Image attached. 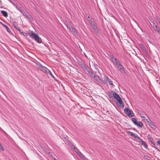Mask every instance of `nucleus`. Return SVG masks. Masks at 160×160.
Wrapping results in <instances>:
<instances>
[{
  "label": "nucleus",
  "mask_w": 160,
  "mask_h": 160,
  "mask_svg": "<svg viewBox=\"0 0 160 160\" xmlns=\"http://www.w3.org/2000/svg\"><path fill=\"white\" fill-rule=\"evenodd\" d=\"M124 112L128 117H132L134 116L133 112H131L128 108H126L124 109Z\"/></svg>",
  "instance_id": "nucleus-2"
},
{
  "label": "nucleus",
  "mask_w": 160,
  "mask_h": 160,
  "mask_svg": "<svg viewBox=\"0 0 160 160\" xmlns=\"http://www.w3.org/2000/svg\"><path fill=\"white\" fill-rule=\"evenodd\" d=\"M87 72H88V74L90 73L91 71H92V70L91 69L89 68L88 67H86V68H85Z\"/></svg>",
  "instance_id": "nucleus-21"
},
{
  "label": "nucleus",
  "mask_w": 160,
  "mask_h": 160,
  "mask_svg": "<svg viewBox=\"0 0 160 160\" xmlns=\"http://www.w3.org/2000/svg\"><path fill=\"white\" fill-rule=\"evenodd\" d=\"M13 24L14 26V28L16 29H18V24H17V23L16 22H13Z\"/></svg>",
  "instance_id": "nucleus-20"
},
{
  "label": "nucleus",
  "mask_w": 160,
  "mask_h": 160,
  "mask_svg": "<svg viewBox=\"0 0 160 160\" xmlns=\"http://www.w3.org/2000/svg\"><path fill=\"white\" fill-rule=\"evenodd\" d=\"M3 26H4L5 27H7V26L6 25H4V24H3Z\"/></svg>",
  "instance_id": "nucleus-48"
},
{
  "label": "nucleus",
  "mask_w": 160,
  "mask_h": 160,
  "mask_svg": "<svg viewBox=\"0 0 160 160\" xmlns=\"http://www.w3.org/2000/svg\"><path fill=\"white\" fill-rule=\"evenodd\" d=\"M141 144L142 146H143L145 148H146L147 145L146 144V143L145 142L143 141L141 142Z\"/></svg>",
  "instance_id": "nucleus-25"
},
{
  "label": "nucleus",
  "mask_w": 160,
  "mask_h": 160,
  "mask_svg": "<svg viewBox=\"0 0 160 160\" xmlns=\"http://www.w3.org/2000/svg\"><path fill=\"white\" fill-rule=\"evenodd\" d=\"M116 65L121 72L122 73L124 72V69L123 67L121 64H120L119 62H116Z\"/></svg>",
  "instance_id": "nucleus-4"
},
{
  "label": "nucleus",
  "mask_w": 160,
  "mask_h": 160,
  "mask_svg": "<svg viewBox=\"0 0 160 160\" xmlns=\"http://www.w3.org/2000/svg\"><path fill=\"white\" fill-rule=\"evenodd\" d=\"M66 142L68 143V144L69 145L70 143H71V142H70V141L68 139H67L66 140Z\"/></svg>",
  "instance_id": "nucleus-43"
},
{
  "label": "nucleus",
  "mask_w": 160,
  "mask_h": 160,
  "mask_svg": "<svg viewBox=\"0 0 160 160\" xmlns=\"http://www.w3.org/2000/svg\"><path fill=\"white\" fill-rule=\"evenodd\" d=\"M107 76L106 75H104V80H102V81H103V83H102L101 84H105V83L107 82V81H108V79H109Z\"/></svg>",
  "instance_id": "nucleus-13"
},
{
  "label": "nucleus",
  "mask_w": 160,
  "mask_h": 160,
  "mask_svg": "<svg viewBox=\"0 0 160 160\" xmlns=\"http://www.w3.org/2000/svg\"><path fill=\"white\" fill-rule=\"evenodd\" d=\"M69 146L71 147L73 149L75 148V146H74V145L72 143H70L69 144Z\"/></svg>",
  "instance_id": "nucleus-30"
},
{
  "label": "nucleus",
  "mask_w": 160,
  "mask_h": 160,
  "mask_svg": "<svg viewBox=\"0 0 160 160\" xmlns=\"http://www.w3.org/2000/svg\"><path fill=\"white\" fill-rule=\"evenodd\" d=\"M35 41L39 43H41L42 42V40L39 36H38V37L36 39Z\"/></svg>",
  "instance_id": "nucleus-16"
},
{
  "label": "nucleus",
  "mask_w": 160,
  "mask_h": 160,
  "mask_svg": "<svg viewBox=\"0 0 160 160\" xmlns=\"http://www.w3.org/2000/svg\"><path fill=\"white\" fill-rule=\"evenodd\" d=\"M128 133L132 137H133L135 138H136L138 136L137 134H136L134 133L131 132V131H128Z\"/></svg>",
  "instance_id": "nucleus-11"
},
{
  "label": "nucleus",
  "mask_w": 160,
  "mask_h": 160,
  "mask_svg": "<svg viewBox=\"0 0 160 160\" xmlns=\"http://www.w3.org/2000/svg\"><path fill=\"white\" fill-rule=\"evenodd\" d=\"M147 117V118L145 119L147 121V122H148V124L151 121L150 119L147 116H146Z\"/></svg>",
  "instance_id": "nucleus-28"
},
{
  "label": "nucleus",
  "mask_w": 160,
  "mask_h": 160,
  "mask_svg": "<svg viewBox=\"0 0 160 160\" xmlns=\"http://www.w3.org/2000/svg\"><path fill=\"white\" fill-rule=\"evenodd\" d=\"M141 117L142 118H143V119H145V118H146V117L144 116H141Z\"/></svg>",
  "instance_id": "nucleus-47"
},
{
  "label": "nucleus",
  "mask_w": 160,
  "mask_h": 160,
  "mask_svg": "<svg viewBox=\"0 0 160 160\" xmlns=\"http://www.w3.org/2000/svg\"><path fill=\"white\" fill-rule=\"evenodd\" d=\"M88 18H90V16H88Z\"/></svg>",
  "instance_id": "nucleus-51"
},
{
  "label": "nucleus",
  "mask_w": 160,
  "mask_h": 160,
  "mask_svg": "<svg viewBox=\"0 0 160 160\" xmlns=\"http://www.w3.org/2000/svg\"><path fill=\"white\" fill-rule=\"evenodd\" d=\"M68 28L70 30L71 29V28H72L73 26L71 25V24H69L67 26Z\"/></svg>",
  "instance_id": "nucleus-36"
},
{
  "label": "nucleus",
  "mask_w": 160,
  "mask_h": 160,
  "mask_svg": "<svg viewBox=\"0 0 160 160\" xmlns=\"http://www.w3.org/2000/svg\"><path fill=\"white\" fill-rule=\"evenodd\" d=\"M141 49L143 52H145L146 51V48L144 47L141 48Z\"/></svg>",
  "instance_id": "nucleus-37"
},
{
  "label": "nucleus",
  "mask_w": 160,
  "mask_h": 160,
  "mask_svg": "<svg viewBox=\"0 0 160 160\" xmlns=\"http://www.w3.org/2000/svg\"><path fill=\"white\" fill-rule=\"evenodd\" d=\"M73 149L74 150V151L77 153V154H78V153H79V152H80L79 151L78 149L76 147H75V148Z\"/></svg>",
  "instance_id": "nucleus-24"
},
{
  "label": "nucleus",
  "mask_w": 160,
  "mask_h": 160,
  "mask_svg": "<svg viewBox=\"0 0 160 160\" xmlns=\"http://www.w3.org/2000/svg\"><path fill=\"white\" fill-rule=\"evenodd\" d=\"M91 77H92V78H93V77L94 76V75L95 74L92 71H91L90 73L88 74Z\"/></svg>",
  "instance_id": "nucleus-22"
},
{
  "label": "nucleus",
  "mask_w": 160,
  "mask_h": 160,
  "mask_svg": "<svg viewBox=\"0 0 160 160\" xmlns=\"http://www.w3.org/2000/svg\"><path fill=\"white\" fill-rule=\"evenodd\" d=\"M79 65L82 68L84 69L86 68V65L83 63L81 62L79 63Z\"/></svg>",
  "instance_id": "nucleus-18"
},
{
  "label": "nucleus",
  "mask_w": 160,
  "mask_h": 160,
  "mask_svg": "<svg viewBox=\"0 0 160 160\" xmlns=\"http://www.w3.org/2000/svg\"><path fill=\"white\" fill-rule=\"evenodd\" d=\"M70 30L72 32L74 36H76L77 35V33L76 31L75 28L74 27H73L72 28H71Z\"/></svg>",
  "instance_id": "nucleus-8"
},
{
  "label": "nucleus",
  "mask_w": 160,
  "mask_h": 160,
  "mask_svg": "<svg viewBox=\"0 0 160 160\" xmlns=\"http://www.w3.org/2000/svg\"><path fill=\"white\" fill-rule=\"evenodd\" d=\"M159 23H160V21H159Z\"/></svg>",
  "instance_id": "nucleus-54"
},
{
  "label": "nucleus",
  "mask_w": 160,
  "mask_h": 160,
  "mask_svg": "<svg viewBox=\"0 0 160 160\" xmlns=\"http://www.w3.org/2000/svg\"><path fill=\"white\" fill-rule=\"evenodd\" d=\"M92 78L100 84L104 83L102 81V80L101 79L98 75H96V74L94 75Z\"/></svg>",
  "instance_id": "nucleus-3"
},
{
  "label": "nucleus",
  "mask_w": 160,
  "mask_h": 160,
  "mask_svg": "<svg viewBox=\"0 0 160 160\" xmlns=\"http://www.w3.org/2000/svg\"><path fill=\"white\" fill-rule=\"evenodd\" d=\"M3 26H4L5 27H7V26L6 25H4V24H3Z\"/></svg>",
  "instance_id": "nucleus-49"
},
{
  "label": "nucleus",
  "mask_w": 160,
  "mask_h": 160,
  "mask_svg": "<svg viewBox=\"0 0 160 160\" xmlns=\"http://www.w3.org/2000/svg\"><path fill=\"white\" fill-rule=\"evenodd\" d=\"M114 61H115V64H116V62H118V60H117V59H116V58H114Z\"/></svg>",
  "instance_id": "nucleus-46"
},
{
  "label": "nucleus",
  "mask_w": 160,
  "mask_h": 160,
  "mask_svg": "<svg viewBox=\"0 0 160 160\" xmlns=\"http://www.w3.org/2000/svg\"><path fill=\"white\" fill-rule=\"evenodd\" d=\"M92 29L97 32H98V28L96 26V24L94 22H93V24L91 25Z\"/></svg>",
  "instance_id": "nucleus-7"
},
{
  "label": "nucleus",
  "mask_w": 160,
  "mask_h": 160,
  "mask_svg": "<svg viewBox=\"0 0 160 160\" xmlns=\"http://www.w3.org/2000/svg\"><path fill=\"white\" fill-rule=\"evenodd\" d=\"M136 138H137L138 140H139V142H142L143 141L138 136Z\"/></svg>",
  "instance_id": "nucleus-31"
},
{
  "label": "nucleus",
  "mask_w": 160,
  "mask_h": 160,
  "mask_svg": "<svg viewBox=\"0 0 160 160\" xmlns=\"http://www.w3.org/2000/svg\"><path fill=\"white\" fill-rule=\"evenodd\" d=\"M131 120L132 121V122H133V123L135 125L137 122L136 119L135 118H132L131 119Z\"/></svg>",
  "instance_id": "nucleus-23"
},
{
  "label": "nucleus",
  "mask_w": 160,
  "mask_h": 160,
  "mask_svg": "<svg viewBox=\"0 0 160 160\" xmlns=\"http://www.w3.org/2000/svg\"><path fill=\"white\" fill-rule=\"evenodd\" d=\"M135 125L138 126L139 127L141 128V127H142V126L143 125V124L141 122L139 121V122H137Z\"/></svg>",
  "instance_id": "nucleus-14"
},
{
  "label": "nucleus",
  "mask_w": 160,
  "mask_h": 160,
  "mask_svg": "<svg viewBox=\"0 0 160 160\" xmlns=\"http://www.w3.org/2000/svg\"><path fill=\"white\" fill-rule=\"evenodd\" d=\"M16 8H17V9L18 10H19V11H20L21 12H22L21 10V9L20 8V7H18V6H17L16 7Z\"/></svg>",
  "instance_id": "nucleus-39"
},
{
  "label": "nucleus",
  "mask_w": 160,
  "mask_h": 160,
  "mask_svg": "<svg viewBox=\"0 0 160 160\" xmlns=\"http://www.w3.org/2000/svg\"><path fill=\"white\" fill-rule=\"evenodd\" d=\"M112 95L113 97L117 100L119 104V106L121 108H123L124 107V105L120 96L115 92H113V93H112Z\"/></svg>",
  "instance_id": "nucleus-1"
},
{
  "label": "nucleus",
  "mask_w": 160,
  "mask_h": 160,
  "mask_svg": "<svg viewBox=\"0 0 160 160\" xmlns=\"http://www.w3.org/2000/svg\"><path fill=\"white\" fill-rule=\"evenodd\" d=\"M47 73L51 75L52 77V78H54V76L52 75L51 72L49 70H48V72H47Z\"/></svg>",
  "instance_id": "nucleus-27"
},
{
  "label": "nucleus",
  "mask_w": 160,
  "mask_h": 160,
  "mask_svg": "<svg viewBox=\"0 0 160 160\" xmlns=\"http://www.w3.org/2000/svg\"><path fill=\"white\" fill-rule=\"evenodd\" d=\"M5 28H6V29H7V28H8L7 26V27H5Z\"/></svg>",
  "instance_id": "nucleus-50"
},
{
  "label": "nucleus",
  "mask_w": 160,
  "mask_h": 160,
  "mask_svg": "<svg viewBox=\"0 0 160 160\" xmlns=\"http://www.w3.org/2000/svg\"><path fill=\"white\" fill-rule=\"evenodd\" d=\"M149 125V126L152 128V129L154 130L156 129V127L154 124L153 122H152V121L150 122L149 123H148Z\"/></svg>",
  "instance_id": "nucleus-9"
},
{
  "label": "nucleus",
  "mask_w": 160,
  "mask_h": 160,
  "mask_svg": "<svg viewBox=\"0 0 160 160\" xmlns=\"http://www.w3.org/2000/svg\"><path fill=\"white\" fill-rule=\"evenodd\" d=\"M38 35L37 34L33 33H32L31 35H30V36L33 39L35 40L38 37Z\"/></svg>",
  "instance_id": "nucleus-6"
},
{
  "label": "nucleus",
  "mask_w": 160,
  "mask_h": 160,
  "mask_svg": "<svg viewBox=\"0 0 160 160\" xmlns=\"http://www.w3.org/2000/svg\"><path fill=\"white\" fill-rule=\"evenodd\" d=\"M48 155L49 157L52 159H53L54 160H56V159L51 154L50 152L48 153Z\"/></svg>",
  "instance_id": "nucleus-19"
},
{
  "label": "nucleus",
  "mask_w": 160,
  "mask_h": 160,
  "mask_svg": "<svg viewBox=\"0 0 160 160\" xmlns=\"http://www.w3.org/2000/svg\"><path fill=\"white\" fill-rule=\"evenodd\" d=\"M113 92H114L112 90H111L110 91L108 92L109 98H111L113 97L112 93H113Z\"/></svg>",
  "instance_id": "nucleus-15"
},
{
  "label": "nucleus",
  "mask_w": 160,
  "mask_h": 160,
  "mask_svg": "<svg viewBox=\"0 0 160 160\" xmlns=\"http://www.w3.org/2000/svg\"><path fill=\"white\" fill-rule=\"evenodd\" d=\"M17 30H18V31H19V32L21 34V35H22V32H21V30H20V28H18V29H17Z\"/></svg>",
  "instance_id": "nucleus-45"
},
{
  "label": "nucleus",
  "mask_w": 160,
  "mask_h": 160,
  "mask_svg": "<svg viewBox=\"0 0 160 160\" xmlns=\"http://www.w3.org/2000/svg\"><path fill=\"white\" fill-rule=\"evenodd\" d=\"M0 149L2 151H3L4 150V148L2 147V145L0 143Z\"/></svg>",
  "instance_id": "nucleus-38"
},
{
  "label": "nucleus",
  "mask_w": 160,
  "mask_h": 160,
  "mask_svg": "<svg viewBox=\"0 0 160 160\" xmlns=\"http://www.w3.org/2000/svg\"><path fill=\"white\" fill-rule=\"evenodd\" d=\"M155 28H154L155 29V30L160 34V29L158 27L157 25H155Z\"/></svg>",
  "instance_id": "nucleus-17"
},
{
  "label": "nucleus",
  "mask_w": 160,
  "mask_h": 160,
  "mask_svg": "<svg viewBox=\"0 0 160 160\" xmlns=\"http://www.w3.org/2000/svg\"><path fill=\"white\" fill-rule=\"evenodd\" d=\"M108 56L112 59V60H113L114 58L113 55L111 53H110L108 54Z\"/></svg>",
  "instance_id": "nucleus-29"
},
{
  "label": "nucleus",
  "mask_w": 160,
  "mask_h": 160,
  "mask_svg": "<svg viewBox=\"0 0 160 160\" xmlns=\"http://www.w3.org/2000/svg\"><path fill=\"white\" fill-rule=\"evenodd\" d=\"M39 67L41 68V70L43 72L45 73H47L49 69H48L46 67L43 66L42 64H40L39 65Z\"/></svg>",
  "instance_id": "nucleus-5"
},
{
  "label": "nucleus",
  "mask_w": 160,
  "mask_h": 160,
  "mask_svg": "<svg viewBox=\"0 0 160 160\" xmlns=\"http://www.w3.org/2000/svg\"><path fill=\"white\" fill-rule=\"evenodd\" d=\"M156 81H157V82H158V80H156Z\"/></svg>",
  "instance_id": "nucleus-53"
},
{
  "label": "nucleus",
  "mask_w": 160,
  "mask_h": 160,
  "mask_svg": "<svg viewBox=\"0 0 160 160\" xmlns=\"http://www.w3.org/2000/svg\"><path fill=\"white\" fill-rule=\"evenodd\" d=\"M6 30L8 32H11L10 29L8 28H7Z\"/></svg>",
  "instance_id": "nucleus-42"
},
{
  "label": "nucleus",
  "mask_w": 160,
  "mask_h": 160,
  "mask_svg": "<svg viewBox=\"0 0 160 160\" xmlns=\"http://www.w3.org/2000/svg\"><path fill=\"white\" fill-rule=\"evenodd\" d=\"M88 21L90 24L91 25H92V24H93V22H92V20L91 18L90 19H89V20H88Z\"/></svg>",
  "instance_id": "nucleus-33"
},
{
  "label": "nucleus",
  "mask_w": 160,
  "mask_h": 160,
  "mask_svg": "<svg viewBox=\"0 0 160 160\" xmlns=\"http://www.w3.org/2000/svg\"><path fill=\"white\" fill-rule=\"evenodd\" d=\"M22 35L24 36H27L28 35V33H23V32H22Z\"/></svg>",
  "instance_id": "nucleus-35"
},
{
  "label": "nucleus",
  "mask_w": 160,
  "mask_h": 160,
  "mask_svg": "<svg viewBox=\"0 0 160 160\" xmlns=\"http://www.w3.org/2000/svg\"><path fill=\"white\" fill-rule=\"evenodd\" d=\"M156 144L158 145H160V140H158L156 142Z\"/></svg>",
  "instance_id": "nucleus-41"
},
{
  "label": "nucleus",
  "mask_w": 160,
  "mask_h": 160,
  "mask_svg": "<svg viewBox=\"0 0 160 160\" xmlns=\"http://www.w3.org/2000/svg\"><path fill=\"white\" fill-rule=\"evenodd\" d=\"M139 46L141 48L144 47L142 43H140L139 44Z\"/></svg>",
  "instance_id": "nucleus-40"
},
{
  "label": "nucleus",
  "mask_w": 160,
  "mask_h": 160,
  "mask_svg": "<svg viewBox=\"0 0 160 160\" xmlns=\"http://www.w3.org/2000/svg\"><path fill=\"white\" fill-rule=\"evenodd\" d=\"M1 12L3 16L5 17H7L8 16V14L7 12L4 10H2L1 11Z\"/></svg>",
  "instance_id": "nucleus-12"
},
{
  "label": "nucleus",
  "mask_w": 160,
  "mask_h": 160,
  "mask_svg": "<svg viewBox=\"0 0 160 160\" xmlns=\"http://www.w3.org/2000/svg\"><path fill=\"white\" fill-rule=\"evenodd\" d=\"M152 22L153 23V27H155V25H156L155 23V22L153 21H152Z\"/></svg>",
  "instance_id": "nucleus-44"
},
{
  "label": "nucleus",
  "mask_w": 160,
  "mask_h": 160,
  "mask_svg": "<svg viewBox=\"0 0 160 160\" xmlns=\"http://www.w3.org/2000/svg\"><path fill=\"white\" fill-rule=\"evenodd\" d=\"M108 81L109 82V84H111V85H113V83H112V81L110 79H108Z\"/></svg>",
  "instance_id": "nucleus-34"
},
{
  "label": "nucleus",
  "mask_w": 160,
  "mask_h": 160,
  "mask_svg": "<svg viewBox=\"0 0 160 160\" xmlns=\"http://www.w3.org/2000/svg\"><path fill=\"white\" fill-rule=\"evenodd\" d=\"M81 158H84V156L80 152L78 154Z\"/></svg>",
  "instance_id": "nucleus-26"
},
{
  "label": "nucleus",
  "mask_w": 160,
  "mask_h": 160,
  "mask_svg": "<svg viewBox=\"0 0 160 160\" xmlns=\"http://www.w3.org/2000/svg\"><path fill=\"white\" fill-rule=\"evenodd\" d=\"M144 157L147 160H151L150 158L147 155H144Z\"/></svg>",
  "instance_id": "nucleus-32"
},
{
  "label": "nucleus",
  "mask_w": 160,
  "mask_h": 160,
  "mask_svg": "<svg viewBox=\"0 0 160 160\" xmlns=\"http://www.w3.org/2000/svg\"><path fill=\"white\" fill-rule=\"evenodd\" d=\"M148 138L149 142H150L153 144V145L155 146H156V144L153 141V139L151 136H149V137Z\"/></svg>",
  "instance_id": "nucleus-10"
},
{
  "label": "nucleus",
  "mask_w": 160,
  "mask_h": 160,
  "mask_svg": "<svg viewBox=\"0 0 160 160\" xmlns=\"http://www.w3.org/2000/svg\"><path fill=\"white\" fill-rule=\"evenodd\" d=\"M133 129L135 130H136L135 128H133Z\"/></svg>",
  "instance_id": "nucleus-52"
}]
</instances>
